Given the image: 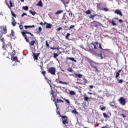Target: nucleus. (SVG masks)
Wrapping results in <instances>:
<instances>
[{"instance_id": "4c0bfd02", "label": "nucleus", "mask_w": 128, "mask_h": 128, "mask_svg": "<svg viewBox=\"0 0 128 128\" xmlns=\"http://www.w3.org/2000/svg\"><path fill=\"white\" fill-rule=\"evenodd\" d=\"M86 13V14H92V12L90 10H88Z\"/></svg>"}, {"instance_id": "79ce46f5", "label": "nucleus", "mask_w": 128, "mask_h": 128, "mask_svg": "<svg viewBox=\"0 0 128 128\" xmlns=\"http://www.w3.org/2000/svg\"><path fill=\"white\" fill-rule=\"evenodd\" d=\"M72 113L74 114H78V112H76V110H74L72 111Z\"/></svg>"}, {"instance_id": "4d7b16f0", "label": "nucleus", "mask_w": 128, "mask_h": 128, "mask_svg": "<svg viewBox=\"0 0 128 128\" xmlns=\"http://www.w3.org/2000/svg\"><path fill=\"white\" fill-rule=\"evenodd\" d=\"M88 94H90L91 96L92 95V93H90V92H88Z\"/></svg>"}, {"instance_id": "9d476101", "label": "nucleus", "mask_w": 128, "mask_h": 128, "mask_svg": "<svg viewBox=\"0 0 128 128\" xmlns=\"http://www.w3.org/2000/svg\"><path fill=\"white\" fill-rule=\"evenodd\" d=\"M60 116L62 120H63L62 124H68V117L66 116Z\"/></svg>"}, {"instance_id": "37998d69", "label": "nucleus", "mask_w": 128, "mask_h": 128, "mask_svg": "<svg viewBox=\"0 0 128 128\" xmlns=\"http://www.w3.org/2000/svg\"><path fill=\"white\" fill-rule=\"evenodd\" d=\"M51 94L52 96V98H54V90H52Z\"/></svg>"}, {"instance_id": "4be33fe9", "label": "nucleus", "mask_w": 128, "mask_h": 128, "mask_svg": "<svg viewBox=\"0 0 128 128\" xmlns=\"http://www.w3.org/2000/svg\"><path fill=\"white\" fill-rule=\"evenodd\" d=\"M84 100H85V102H88V100H90V98L86 96V94H84Z\"/></svg>"}, {"instance_id": "e2e57ef3", "label": "nucleus", "mask_w": 128, "mask_h": 128, "mask_svg": "<svg viewBox=\"0 0 128 128\" xmlns=\"http://www.w3.org/2000/svg\"><path fill=\"white\" fill-rule=\"evenodd\" d=\"M44 78H46V80H48V78H46V76H45Z\"/></svg>"}, {"instance_id": "6e6d98bb", "label": "nucleus", "mask_w": 128, "mask_h": 128, "mask_svg": "<svg viewBox=\"0 0 128 128\" xmlns=\"http://www.w3.org/2000/svg\"><path fill=\"white\" fill-rule=\"evenodd\" d=\"M76 28V26H70V30H72V28Z\"/></svg>"}, {"instance_id": "c756f323", "label": "nucleus", "mask_w": 128, "mask_h": 128, "mask_svg": "<svg viewBox=\"0 0 128 128\" xmlns=\"http://www.w3.org/2000/svg\"><path fill=\"white\" fill-rule=\"evenodd\" d=\"M59 84H66V86L68 85V83L66 82H62V81H60Z\"/></svg>"}, {"instance_id": "f704fd0d", "label": "nucleus", "mask_w": 128, "mask_h": 128, "mask_svg": "<svg viewBox=\"0 0 128 128\" xmlns=\"http://www.w3.org/2000/svg\"><path fill=\"white\" fill-rule=\"evenodd\" d=\"M103 116H104V118H109L108 116V114H106V113H104Z\"/></svg>"}, {"instance_id": "7c9ffc66", "label": "nucleus", "mask_w": 128, "mask_h": 128, "mask_svg": "<svg viewBox=\"0 0 128 128\" xmlns=\"http://www.w3.org/2000/svg\"><path fill=\"white\" fill-rule=\"evenodd\" d=\"M14 56H16V50H14L12 51V52L11 54V56H12V57H14Z\"/></svg>"}, {"instance_id": "423d86ee", "label": "nucleus", "mask_w": 128, "mask_h": 128, "mask_svg": "<svg viewBox=\"0 0 128 128\" xmlns=\"http://www.w3.org/2000/svg\"><path fill=\"white\" fill-rule=\"evenodd\" d=\"M118 102L120 104H121V106H124L126 104V100L123 97L120 98L118 100Z\"/></svg>"}, {"instance_id": "2f4dec72", "label": "nucleus", "mask_w": 128, "mask_h": 128, "mask_svg": "<svg viewBox=\"0 0 128 128\" xmlns=\"http://www.w3.org/2000/svg\"><path fill=\"white\" fill-rule=\"evenodd\" d=\"M70 94L71 96H76V92H74V91H70Z\"/></svg>"}, {"instance_id": "a878e982", "label": "nucleus", "mask_w": 128, "mask_h": 128, "mask_svg": "<svg viewBox=\"0 0 128 128\" xmlns=\"http://www.w3.org/2000/svg\"><path fill=\"white\" fill-rule=\"evenodd\" d=\"M50 50H60V47H58L56 48H50Z\"/></svg>"}, {"instance_id": "680f3d73", "label": "nucleus", "mask_w": 128, "mask_h": 128, "mask_svg": "<svg viewBox=\"0 0 128 128\" xmlns=\"http://www.w3.org/2000/svg\"><path fill=\"white\" fill-rule=\"evenodd\" d=\"M114 19L116 20H118V18H116Z\"/></svg>"}, {"instance_id": "9b49d317", "label": "nucleus", "mask_w": 128, "mask_h": 128, "mask_svg": "<svg viewBox=\"0 0 128 128\" xmlns=\"http://www.w3.org/2000/svg\"><path fill=\"white\" fill-rule=\"evenodd\" d=\"M71 76H75L76 78H82V74H78L76 73H74V74H70Z\"/></svg>"}, {"instance_id": "bf43d9fd", "label": "nucleus", "mask_w": 128, "mask_h": 128, "mask_svg": "<svg viewBox=\"0 0 128 128\" xmlns=\"http://www.w3.org/2000/svg\"><path fill=\"white\" fill-rule=\"evenodd\" d=\"M69 16H72V13L70 14H69Z\"/></svg>"}, {"instance_id": "a18cd8bd", "label": "nucleus", "mask_w": 128, "mask_h": 128, "mask_svg": "<svg viewBox=\"0 0 128 128\" xmlns=\"http://www.w3.org/2000/svg\"><path fill=\"white\" fill-rule=\"evenodd\" d=\"M38 30L39 32H42V27H39Z\"/></svg>"}, {"instance_id": "de8ad7c7", "label": "nucleus", "mask_w": 128, "mask_h": 128, "mask_svg": "<svg viewBox=\"0 0 128 128\" xmlns=\"http://www.w3.org/2000/svg\"><path fill=\"white\" fill-rule=\"evenodd\" d=\"M65 102H66V104H70V100H68L65 99L64 100Z\"/></svg>"}, {"instance_id": "49530a36", "label": "nucleus", "mask_w": 128, "mask_h": 128, "mask_svg": "<svg viewBox=\"0 0 128 128\" xmlns=\"http://www.w3.org/2000/svg\"><path fill=\"white\" fill-rule=\"evenodd\" d=\"M119 84H122L124 82V80H118Z\"/></svg>"}, {"instance_id": "69168bd1", "label": "nucleus", "mask_w": 128, "mask_h": 128, "mask_svg": "<svg viewBox=\"0 0 128 128\" xmlns=\"http://www.w3.org/2000/svg\"><path fill=\"white\" fill-rule=\"evenodd\" d=\"M64 28H66L67 27H66V26H65Z\"/></svg>"}, {"instance_id": "6ab92c4d", "label": "nucleus", "mask_w": 128, "mask_h": 128, "mask_svg": "<svg viewBox=\"0 0 128 128\" xmlns=\"http://www.w3.org/2000/svg\"><path fill=\"white\" fill-rule=\"evenodd\" d=\"M120 72H122V70H119L116 73V78H120Z\"/></svg>"}, {"instance_id": "c9c22d12", "label": "nucleus", "mask_w": 128, "mask_h": 128, "mask_svg": "<svg viewBox=\"0 0 128 128\" xmlns=\"http://www.w3.org/2000/svg\"><path fill=\"white\" fill-rule=\"evenodd\" d=\"M30 14H32V16H36V12H32V10H30Z\"/></svg>"}, {"instance_id": "052dcab7", "label": "nucleus", "mask_w": 128, "mask_h": 128, "mask_svg": "<svg viewBox=\"0 0 128 128\" xmlns=\"http://www.w3.org/2000/svg\"><path fill=\"white\" fill-rule=\"evenodd\" d=\"M22 2H24V0H20Z\"/></svg>"}, {"instance_id": "5fc2aeb1", "label": "nucleus", "mask_w": 128, "mask_h": 128, "mask_svg": "<svg viewBox=\"0 0 128 128\" xmlns=\"http://www.w3.org/2000/svg\"><path fill=\"white\" fill-rule=\"evenodd\" d=\"M62 30V28H59L58 29H57V32H60V30Z\"/></svg>"}, {"instance_id": "0e129e2a", "label": "nucleus", "mask_w": 128, "mask_h": 128, "mask_svg": "<svg viewBox=\"0 0 128 128\" xmlns=\"http://www.w3.org/2000/svg\"><path fill=\"white\" fill-rule=\"evenodd\" d=\"M58 114H60V112H58Z\"/></svg>"}, {"instance_id": "0eeeda50", "label": "nucleus", "mask_w": 128, "mask_h": 128, "mask_svg": "<svg viewBox=\"0 0 128 128\" xmlns=\"http://www.w3.org/2000/svg\"><path fill=\"white\" fill-rule=\"evenodd\" d=\"M56 68H50L48 70V73L50 74L52 76H56Z\"/></svg>"}, {"instance_id": "5701e85b", "label": "nucleus", "mask_w": 128, "mask_h": 128, "mask_svg": "<svg viewBox=\"0 0 128 128\" xmlns=\"http://www.w3.org/2000/svg\"><path fill=\"white\" fill-rule=\"evenodd\" d=\"M15 34H16V33L14 32V30H12V33H11V34H10L11 38H14L16 36Z\"/></svg>"}, {"instance_id": "603ef678", "label": "nucleus", "mask_w": 128, "mask_h": 128, "mask_svg": "<svg viewBox=\"0 0 128 128\" xmlns=\"http://www.w3.org/2000/svg\"><path fill=\"white\" fill-rule=\"evenodd\" d=\"M46 46L48 48H50V44H48V40L46 41Z\"/></svg>"}, {"instance_id": "473e14b6", "label": "nucleus", "mask_w": 128, "mask_h": 128, "mask_svg": "<svg viewBox=\"0 0 128 128\" xmlns=\"http://www.w3.org/2000/svg\"><path fill=\"white\" fill-rule=\"evenodd\" d=\"M100 10H104V12H108V8H104L102 9H100Z\"/></svg>"}, {"instance_id": "2eb2a0df", "label": "nucleus", "mask_w": 128, "mask_h": 128, "mask_svg": "<svg viewBox=\"0 0 128 128\" xmlns=\"http://www.w3.org/2000/svg\"><path fill=\"white\" fill-rule=\"evenodd\" d=\"M60 56V54H54V56H53V58H54L55 60H56L58 62H60V60H58V56Z\"/></svg>"}, {"instance_id": "8fccbe9b", "label": "nucleus", "mask_w": 128, "mask_h": 128, "mask_svg": "<svg viewBox=\"0 0 128 128\" xmlns=\"http://www.w3.org/2000/svg\"><path fill=\"white\" fill-rule=\"evenodd\" d=\"M20 30H24V26H22V25H20Z\"/></svg>"}, {"instance_id": "aec40b11", "label": "nucleus", "mask_w": 128, "mask_h": 128, "mask_svg": "<svg viewBox=\"0 0 128 128\" xmlns=\"http://www.w3.org/2000/svg\"><path fill=\"white\" fill-rule=\"evenodd\" d=\"M98 15L94 14V15H91L90 16V20H94V18H96V16Z\"/></svg>"}, {"instance_id": "f8f14e48", "label": "nucleus", "mask_w": 128, "mask_h": 128, "mask_svg": "<svg viewBox=\"0 0 128 128\" xmlns=\"http://www.w3.org/2000/svg\"><path fill=\"white\" fill-rule=\"evenodd\" d=\"M115 14H118V16H122V11L120 10H116L114 11Z\"/></svg>"}, {"instance_id": "c85d7f7f", "label": "nucleus", "mask_w": 128, "mask_h": 128, "mask_svg": "<svg viewBox=\"0 0 128 128\" xmlns=\"http://www.w3.org/2000/svg\"><path fill=\"white\" fill-rule=\"evenodd\" d=\"M111 23H112V26H116L118 25L116 24V22H114V20H112Z\"/></svg>"}, {"instance_id": "dca6fc26", "label": "nucleus", "mask_w": 128, "mask_h": 128, "mask_svg": "<svg viewBox=\"0 0 128 128\" xmlns=\"http://www.w3.org/2000/svg\"><path fill=\"white\" fill-rule=\"evenodd\" d=\"M12 24L13 26H16V19H14V18H12Z\"/></svg>"}, {"instance_id": "58836bf2", "label": "nucleus", "mask_w": 128, "mask_h": 128, "mask_svg": "<svg viewBox=\"0 0 128 128\" xmlns=\"http://www.w3.org/2000/svg\"><path fill=\"white\" fill-rule=\"evenodd\" d=\"M12 16H14V18H16V14H14V12L12 11Z\"/></svg>"}, {"instance_id": "13d9d810", "label": "nucleus", "mask_w": 128, "mask_h": 128, "mask_svg": "<svg viewBox=\"0 0 128 128\" xmlns=\"http://www.w3.org/2000/svg\"><path fill=\"white\" fill-rule=\"evenodd\" d=\"M90 88L92 89V88H94V86H90Z\"/></svg>"}, {"instance_id": "ea45409f", "label": "nucleus", "mask_w": 128, "mask_h": 128, "mask_svg": "<svg viewBox=\"0 0 128 128\" xmlns=\"http://www.w3.org/2000/svg\"><path fill=\"white\" fill-rule=\"evenodd\" d=\"M83 80H84V84H88V80L86 78H84Z\"/></svg>"}, {"instance_id": "cd10ccee", "label": "nucleus", "mask_w": 128, "mask_h": 128, "mask_svg": "<svg viewBox=\"0 0 128 128\" xmlns=\"http://www.w3.org/2000/svg\"><path fill=\"white\" fill-rule=\"evenodd\" d=\"M62 12H64V11L63 10H59V11H58L56 14H56V16H58V14H62Z\"/></svg>"}, {"instance_id": "1a4fd4ad", "label": "nucleus", "mask_w": 128, "mask_h": 128, "mask_svg": "<svg viewBox=\"0 0 128 128\" xmlns=\"http://www.w3.org/2000/svg\"><path fill=\"white\" fill-rule=\"evenodd\" d=\"M46 25V28H52V25L50 24H48L46 22H45L44 24L42 22H40V26H42V27Z\"/></svg>"}, {"instance_id": "ddd939ff", "label": "nucleus", "mask_w": 128, "mask_h": 128, "mask_svg": "<svg viewBox=\"0 0 128 128\" xmlns=\"http://www.w3.org/2000/svg\"><path fill=\"white\" fill-rule=\"evenodd\" d=\"M34 56V59L35 60H38V57L40 56V54H33Z\"/></svg>"}, {"instance_id": "f3484780", "label": "nucleus", "mask_w": 128, "mask_h": 128, "mask_svg": "<svg viewBox=\"0 0 128 128\" xmlns=\"http://www.w3.org/2000/svg\"><path fill=\"white\" fill-rule=\"evenodd\" d=\"M60 0L62 2V4L64 6H66V4H70V2L66 0Z\"/></svg>"}, {"instance_id": "412c9836", "label": "nucleus", "mask_w": 128, "mask_h": 128, "mask_svg": "<svg viewBox=\"0 0 128 128\" xmlns=\"http://www.w3.org/2000/svg\"><path fill=\"white\" fill-rule=\"evenodd\" d=\"M37 6H40V8H42L43 5H42V0L40 1L37 4Z\"/></svg>"}, {"instance_id": "e433bc0d", "label": "nucleus", "mask_w": 128, "mask_h": 128, "mask_svg": "<svg viewBox=\"0 0 128 128\" xmlns=\"http://www.w3.org/2000/svg\"><path fill=\"white\" fill-rule=\"evenodd\" d=\"M68 72H73L74 70L72 68H70L68 69Z\"/></svg>"}, {"instance_id": "774afa93", "label": "nucleus", "mask_w": 128, "mask_h": 128, "mask_svg": "<svg viewBox=\"0 0 128 128\" xmlns=\"http://www.w3.org/2000/svg\"><path fill=\"white\" fill-rule=\"evenodd\" d=\"M4 54H5V53H4Z\"/></svg>"}, {"instance_id": "a19ab883", "label": "nucleus", "mask_w": 128, "mask_h": 128, "mask_svg": "<svg viewBox=\"0 0 128 128\" xmlns=\"http://www.w3.org/2000/svg\"><path fill=\"white\" fill-rule=\"evenodd\" d=\"M23 9L24 10L28 11V6H26L23 8Z\"/></svg>"}, {"instance_id": "f03ea898", "label": "nucleus", "mask_w": 128, "mask_h": 128, "mask_svg": "<svg viewBox=\"0 0 128 128\" xmlns=\"http://www.w3.org/2000/svg\"><path fill=\"white\" fill-rule=\"evenodd\" d=\"M22 34L26 42H27L29 43V44L30 46V48L32 47L36 48V46H34V44H36V40H33L31 42H30V40H28V38H30V37L28 36V34H29L30 36H32V38H34V36L30 32H22Z\"/></svg>"}, {"instance_id": "39448f33", "label": "nucleus", "mask_w": 128, "mask_h": 128, "mask_svg": "<svg viewBox=\"0 0 128 128\" xmlns=\"http://www.w3.org/2000/svg\"><path fill=\"white\" fill-rule=\"evenodd\" d=\"M52 100H53V102H54V104L56 106V110H58V104H64V100H62L60 99H57V101L56 100V98Z\"/></svg>"}, {"instance_id": "c03bdc74", "label": "nucleus", "mask_w": 128, "mask_h": 128, "mask_svg": "<svg viewBox=\"0 0 128 128\" xmlns=\"http://www.w3.org/2000/svg\"><path fill=\"white\" fill-rule=\"evenodd\" d=\"M42 74H43L44 76H46V71L42 72Z\"/></svg>"}, {"instance_id": "09e8293b", "label": "nucleus", "mask_w": 128, "mask_h": 128, "mask_svg": "<svg viewBox=\"0 0 128 128\" xmlns=\"http://www.w3.org/2000/svg\"><path fill=\"white\" fill-rule=\"evenodd\" d=\"M120 116H122L124 118H126V116L124 115V114H121Z\"/></svg>"}, {"instance_id": "393cba45", "label": "nucleus", "mask_w": 128, "mask_h": 128, "mask_svg": "<svg viewBox=\"0 0 128 128\" xmlns=\"http://www.w3.org/2000/svg\"><path fill=\"white\" fill-rule=\"evenodd\" d=\"M36 28V26H34V25L32 26H25V28L26 30H28V28Z\"/></svg>"}, {"instance_id": "864d4df0", "label": "nucleus", "mask_w": 128, "mask_h": 128, "mask_svg": "<svg viewBox=\"0 0 128 128\" xmlns=\"http://www.w3.org/2000/svg\"><path fill=\"white\" fill-rule=\"evenodd\" d=\"M118 22H120V24H122V22H124V20H119Z\"/></svg>"}, {"instance_id": "20e7f679", "label": "nucleus", "mask_w": 128, "mask_h": 128, "mask_svg": "<svg viewBox=\"0 0 128 128\" xmlns=\"http://www.w3.org/2000/svg\"><path fill=\"white\" fill-rule=\"evenodd\" d=\"M90 64L93 68V72H98V68L96 66L98 64L94 62H91Z\"/></svg>"}, {"instance_id": "7ed1b4c3", "label": "nucleus", "mask_w": 128, "mask_h": 128, "mask_svg": "<svg viewBox=\"0 0 128 128\" xmlns=\"http://www.w3.org/2000/svg\"><path fill=\"white\" fill-rule=\"evenodd\" d=\"M4 36V34L0 33V41L3 42V48L5 50H8V48H10L11 50H12V46L8 44H6V40L4 38H2Z\"/></svg>"}, {"instance_id": "338daca9", "label": "nucleus", "mask_w": 128, "mask_h": 128, "mask_svg": "<svg viewBox=\"0 0 128 128\" xmlns=\"http://www.w3.org/2000/svg\"><path fill=\"white\" fill-rule=\"evenodd\" d=\"M98 8H99V7H98Z\"/></svg>"}, {"instance_id": "4468645a", "label": "nucleus", "mask_w": 128, "mask_h": 128, "mask_svg": "<svg viewBox=\"0 0 128 128\" xmlns=\"http://www.w3.org/2000/svg\"><path fill=\"white\" fill-rule=\"evenodd\" d=\"M18 57H12V62H20V60H18Z\"/></svg>"}, {"instance_id": "a211bd4d", "label": "nucleus", "mask_w": 128, "mask_h": 128, "mask_svg": "<svg viewBox=\"0 0 128 128\" xmlns=\"http://www.w3.org/2000/svg\"><path fill=\"white\" fill-rule=\"evenodd\" d=\"M9 8H14V4L12 2V0H10V6L8 5Z\"/></svg>"}, {"instance_id": "6e6552de", "label": "nucleus", "mask_w": 128, "mask_h": 128, "mask_svg": "<svg viewBox=\"0 0 128 128\" xmlns=\"http://www.w3.org/2000/svg\"><path fill=\"white\" fill-rule=\"evenodd\" d=\"M0 30H1V32H2L3 34H8V28L6 26H0Z\"/></svg>"}, {"instance_id": "3c124183", "label": "nucleus", "mask_w": 128, "mask_h": 128, "mask_svg": "<svg viewBox=\"0 0 128 128\" xmlns=\"http://www.w3.org/2000/svg\"><path fill=\"white\" fill-rule=\"evenodd\" d=\"M24 16H28V14H26V13H24L22 15V18H24Z\"/></svg>"}, {"instance_id": "bb28decb", "label": "nucleus", "mask_w": 128, "mask_h": 128, "mask_svg": "<svg viewBox=\"0 0 128 128\" xmlns=\"http://www.w3.org/2000/svg\"><path fill=\"white\" fill-rule=\"evenodd\" d=\"M67 60H72V62H76V61L74 60V58H67Z\"/></svg>"}, {"instance_id": "72a5a7b5", "label": "nucleus", "mask_w": 128, "mask_h": 128, "mask_svg": "<svg viewBox=\"0 0 128 128\" xmlns=\"http://www.w3.org/2000/svg\"><path fill=\"white\" fill-rule=\"evenodd\" d=\"M70 34L68 33V34H67V35L66 36V40H70V39L68 38H70Z\"/></svg>"}, {"instance_id": "f257e3e1", "label": "nucleus", "mask_w": 128, "mask_h": 128, "mask_svg": "<svg viewBox=\"0 0 128 128\" xmlns=\"http://www.w3.org/2000/svg\"><path fill=\"white\" fill-rule=\"evenodd\" d=\"M91 46H92V50H101L100 53V56L101 58V60H104V58H106V54L104 53V51L108 52V49L104 50L102 48V44L98 42H94L91 44Z\"/></svg>"}, {"instance_id": "b1692460", "label": "nucleus", "mask_w": 128, "mask_h": 128, "mask_svg": "<svg viewBox=\"0 0 128 128\" xmlns=\"http://www.w3.org/2000/svg\"><path fill=\"white\" fill-rule=\"evenodd\" d=\"M100 109L101 110H102V112H104V110H106V108L104 106H100Z\"/></svg>"}]
</instances>
